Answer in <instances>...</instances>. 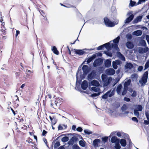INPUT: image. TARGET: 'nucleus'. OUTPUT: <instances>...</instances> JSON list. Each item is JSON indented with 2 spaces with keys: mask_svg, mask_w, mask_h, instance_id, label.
Wrapping results in <instances>:
<instances>
[{
  "mask_svg": "<svg viewBox=\"0 0 149 149\" xmlns=\"http://www.w3.org/2000/svg\"><path fill=\"white\" fill-rule=\"evenodd\" d=\"M83 72H82L81 66H79L77 72L76 74V82L80 83L81 80L84 79L86 76L89 72V69L88 66L86 65H84L82 68Z\"/></svg>",
  "mask_w": 149,
  "mask_h": 149,
  "instance_id": "1",
  "label": "nucleus"
},
{
  "mask_svg": "<svg viewBox=\"0 0 149 149\" xmlns=\"http://www.w3.org/2000/svg\"><path fill=\"white\" fill-rule=\"evenodd\" d=\"M148 72H145L143 74L141 78L139 80V82L142 86H144L147 81Z\"/></svg>",
  "mask_w": 149,
  "mask_h": 149,
  "instance_id": "2",
  "label": "nucleus"
},
{
  "mask_svg": "<svg viewBox=\"0 0 149 149\" xmlns=\"http://www.w3.org/2000/svg\"><path fill=\"white\" fill-rule=\"evenodd\" d=\"M114 95V91L113 90L111 91V90L108 91L102 97V98L106 99L108 97H111Z\"/></svg>",
  "mask_w": 149,
  "mask_h": 149,
  "instance_id": "3",
  "label": "nucleus"
},
{
  "mask_svg": "<svg viewBox=\"0 0 149 149\" xmlns=\"http://www.w3.org/2000/svg\"><path fill=\"white\" fill-rule=\"evenodd\" d=\"M104 23L107 27H112L115 25V24L113 22L111 21L107 17H104Z\"/></svg>",
  "mask_w": 149,
  "mask_h": 149,
  "instance_id": "4",
  "label": "nucleus"
},
{
  "mask_svg": "<svg viewBox=\"0 0 149 149\" xmlns=\"http://www.w3.org/2000/svg\"><path fill=\"white\" fill-rule=\"evenodd\" d=\"M97 74L96 71L95 70H92L87 76V79L88 81H90L96 78Z\"/></svg>",
  "mask_w": 149,
  "mask_h": 149,
  "instance_id": "5",
  "label": "nucleus"
},
{
  "mask_svg": "<svg viewBox=\"0 0 149 149\" xmlns=\"http://www.w3.org/2000/svg\"><path fill=\"white\" fill-rule=\"evenodd\" d=\"M103 61L101 58H98L95 60L93 63V66L96 67L101 65L103 63Z\"/></svg>",
  "mask_w": 149,
  "mask_h": 149,
  "instance_id": "6",
  "label": "nucleus"
},
{
  "mask_svg": "<svg viewBox=\"0 0 149 149\" xmlns=\"http://www.w3.org/2000/svg\"><path fill=\"white\" fill-rule=\"evenodd\" d=\"M127 15H130L129 17L126 18L125 21V24L129 23L130 22L134 19V15L131 14L130 12H128Z\"/></svg>",
  "mask_w": 149,
  "mask_h": 149,
  "instance_id": "7",
  "label": "nucleus"
},
{
  "mask_svg": "<svg viewBox=\"0 0 149 149\" xmlns=\"http://www.w3.org/2000/svg\"><path fill=\"white\" fill-rule=\"evenodd\" d=\"M84 50L82 49H74V52L75 54L81 55H83L86 53V52Z\"/></svg>",
  "mask_w": 149,
  "mask_h": 149,
  "instance_id": "8",
  "label": "nucleus"
},
{
  "mask_svg": "<svg viewBox=\"0 0 149 149\" xmlns=\"http://www.w3.org/2000/svg\"><path fill=\"white\" fill-rule=\"evenodd\" d=\"M115 70L112 68L107 69L106 71V73L109 75H113L115 73Z\"/></svg>",
  "mask_w": 149,
  "mask_h": 149,
  "instance_id": "9",
  "label": "nucleus"
},
{
  "mask_svg": "<svg viewBox=\"0 0 149 149\" xmlns=\"http://www.w3.org/2000/svg\"><path fill=\"white\" fill-rule=\"evenodd\" d=\"M88 86V82L86 80H84L81 84V88L83 90H86Z\"/></svg>",
  "mask_w": 149,
  "mask_h": 149,
  "instance_id": "10",
  "label": "nucleus"
},
{
  "mask_svg": "<svg viewBox=\"0 0 149 149\" xmlns=\"http://www.w3.org/2000/svg\"><path fill=\"white\" fill-rule=\"evenodd\" d=\"M111 59L106 60L104 62V65L106 68H109L111 65Z\"/></svg>",
  "mask_w": 149,
  "mask_h": 149,
  "instance_id": "11",
  "label": "nucleus"
},
{
  "mask_svg": "<svg viewBox=\"0 0 149 149\" xmlns=\"http://www.w3.org/2000/svg\"><path fill=\"white\" fill-rule=\"evenodd\" d=\"M96 57V54H93L91 56L88 57L87 59V64H88L92 61Z\"/></svg>",
  "mask_w": 149,
  "mask_h": 149,
  "instance_id": "12",
  "label": "nucleus"
},
{
  "mask_svg": "<svg viewBox=\"0 0 149 149\" xmlns=\"http://www.w3.org/2000/svg\"><path fill=\"white\" fill-rule=\"evenodd\" d=\"M90 84L91 86H95L96 87H98L100 85L99 82L96 80H93L91 81V82Z\"/></svg>",
  "mask_w": 149,
  "mask_h": 149,
  "instance_id": "13",
  "label": "nucleus"
},
{
  "mask_svg": "<svg viewBox=\"0 0 149 149\" xmlns=\"http://www.w3.org/2000/svg\"><path fill=\"white\" fill-rule=\"evenodd\" d=\"M117 54L118 57L121 60L124 61H125V56L120 52H117Z\"/></svg>",
  "mask_w": 149,
  "mask_h": 149,
  "instance_id": "14",
  "label": "nucleus"
},
{
  "mask_svg": "<svg viewBox=\"0 0 149 149\" xmlns=\"http://www.w3.org/2000/svg\"><path fill=\"white\" fill-rule=\"evenodd\" d=\"M124 67L125 69L130 70L133 68V65L131 63H127L125 65Z\"/></svg>",
  "mask_w": 149,
  "mask_h": 149,
  "instance_id": "15",
  "label": "nucleus"
},
{
  "mask_svg": "<svg viewBox=\"0 0 149 149\" xmlns=\"http://www.w3.org/2000/svg\"><path fill=\"white\" fill-rule=\"evenodd\" d=\"M111 141L112 143H116L120 141V139L117 138L116 136H113L111 139Z\"/></svg>",
  "mask_w": 149,
  "mask_h": 149,
  "instance_id": "16",
  "label": "nucleus"
},
{
  "mask_svg": "<svg viewBox=\"0 0 149 149\" xmlns=\"http://www.w3.org/2000/svg\"><path fill=\"white\" fill-rule=\"evenodd\" d=\"M142 16H137L134 20L133 21L132 23L134 24L137 23L138 22H140L142 19Z\"/></svg>",
  "mask_w": 149,
  "mask_h": 149,
  "instance_id": "17",
  "label": "nucleus"
},
{
  "mask_svg": "<svg viewBox=\"0 0 149 149\" xmlns=\"http://www.w3.org/2000/svg\"><path fill=\"white\" fill-rule=\"evenodd\" d=\"M112 80V78L111 77H109L108 79L106 80V81L104 82V86H107L109 85L111 83Z\"/></svg>",
  "mask_w": 149,
  "mask_h": 149,
  "instance_id": "18",
  "label": "nucleus"
},
{
  "mask_svg": "<svg viewBox=\"0 0 149 149\" xmlns=\"http://www.w3.org/2000/svg\"><path fill=\"white\" fill-rule=\"evenodd\" d=\"M142 33V31L141 30H136L134 31L132 33V34L134 36H141Z\"/></svg>",
  "mask_w": 149,
  "mask_h": 149,
  "instance_id": "19",
  "label": "nucleus"
},
{
  "mask_svg": "<svg viewBox=\"0 0 149 149\" xmlns=\"http://www.w3.org/2000/svg\"><path fill=\"white\" fill-rule=\"evenodd\" d=\"M131 82V80L129 79L126 81L124 84V87L128 89V86L130 85Z\"/></svg>",
  "mask_w": 149,
  "mask_h": 149,
  "instance_id": "20",
  "label": "nucleus"
},
{
  "mask_svg": "<svg viewBox=\"0 0 149 149\" xmlns=\"http://www.w3.org/2000/svg\"><path fill=\"white\" fill-rule=\"evenodd\" d=\"M126 46L127 48L129 49H132L134 47L133 44L131 42L128 41L126 43Z\"/></svg>",
  "mask_w": 149,
  "mask_h": 149,
  "instance_id": "21",
  "label": "nucleus"
},
{
  "mask_svg": "<svg viewBox=\"0 0 149 149\" xmlns=\"http://www.w3.org/2000/svg\"><path fill=\"white\" fill-rule=\"evenodd\" d=\"M148 50L147 48L139 47V52L140 53L143 54L146 52Z\"/></svg>",
  "mask_w": 149,
  "mask_h": 149,
  "instance_id": "22",
  "label": "nucleus"
},
{
  "mask_svg": "<svg viewBox=\"0 0 149 149\" xmlns=\"http://www.w3.org/2000/svg\"><path fill=\"white\" fill-rule=\"evenodd\" d=\"M113 48L117 51L119 50V49L118 46V44L116 43H112L111 44V49Z\"/></svg>",
  "mask_w": 149,
  "mask_h": 149,
  "instance_id": "23",
  "label": "nucleus"
},
{
  "mask_svg": "<svg viewBox=\"0 0 149 149\" xmlns=\"http://www.w3.org/2000/svg\"><path fill=\"white\" fill-rule=\"evenodd\" d=\"M100 140L99 139H95L93 141V145L95 147L97 146L98 143H100Z\"/></svg>",
  "mask_w": 149,
  "mask_h": 149,
  "instance_id": "24",
  "label": "nucleus"
},
{
  "mask_svg": "<svg viewBox=\"0 0 149 149\" xmlns=\"http://www.w3.org/2000/svg\"><path fill=\"white\" fill-rule=\"evenodd\" d=\"M122 87V86L121 84H119L117 87L116 89V92L118 94H120L121 93V91Z\"/></svg>",
  "mask_w": 149,
  "mask_h": 149,
  "instance_id": "25",
  "label": "nucleus"
},
{
  "mask_svg": "<svg viewBox=\"0 0 149 149\" xmlns=\"http://www.w3.org/2000/svg\"><path fill=\"white\" fill-rule=\"evenodd\" d=\"M120 142L121 146L123 147H125L127 144L126 140L123 139H121Z\"/></svg>",
  "mask_w": 149,
  "mask_h": 149,
  "instance_id": "26",
  "label": "nucleus"
},
{
  "mask_svg": "<svg viewBox=\"0 0 149 149\" xmlns=\"http://www.w3.org/2000/svg\"><path fill=\"white\" fill-rule=\"evenodd\" d=\"M52 50L53 52L56 54L58 55L59 54L58 51L57 50L56 47L54 46L52 47Z\"/></svg>",
  "mask_w": 149,
  "mask_h": 149,
  "instance_id": "27",
  "label": "nucleus"
},
{
  "mask_svg": "<svg viewBox=\"0 0 149 149\" xmlns=\"http://www.w3.org/2000/svg\"><path fill=\"white\" fill-rule=\"evenodd\" d=\"M111 44L110 42H107L103 44L104 46L107 49H111Z\"/></svg>",
  "mask_w": 149,
  "mask_h": 149,
  "instance_id": "28",
  "label": "nucleus"
},
{
  "mask_svg": "<svg viewBox=\"0 0 149 149\" xmlns=\"http://www.w3.org/2000/svg\"><path fill=\"white\" fill-rule=\"evenodd\" d=\"M91 90L94 92H100V89L99 88H97L94 86L92 87L91 88Z\"/></svg>",
  "mask_w": 149,
  "mask_h": 149,
  "instance_id": "29",
  "label": "nucleus"
},
{
  "mask_svg": "<svg viewBox=\"0 0 149 149\" xmlns=\"http://www.w3.org/2000/svg\"><path fill=\"white\" fill-rule=\"evenodd\" d=\"M86 142L84 140H80L79 141V145L82 147H84L85 146Z\"/></svg>",
  "mask_w": 149,
  "mask_h": 149,
  "instance_id": "30",
  "label": "nucleus"
},
{
  "mask_svg": "<svg viewBox=\"0 0 149 149\" xmlns=\"http://www.w3.org/2000/svg\"><path fill=\"white\" fill-rule=\"evenodd\" d=\"M120 36H118L116 38L114 39L113 40V42L114 43H116L118 44V43L120 39Z\"/></svg>",
  "mask_w": 149,
  "mask_h": 149,
  "instance_id": "31",
  "label": "nucleus"
},
{
  "mask_svg": "<svg viewBox=\"0 0 149 149\" xmlns=\"http://www.w3.org/2000/svg\"><path fill=\"white\" fill-rule=\"evenodd\" d=\"M104 53L106 54L109 57H111L112 56V54L109 51H104Z\"/></svg>",
  "mask_w": 149,
  "mask_h": 149,
  "instance_id": "32",
  "label": "nucleus"
},
{
  "mask_svg": "<svg viewBox=\"0 0 149 149\" xmlns=\"http://www.w3.org/2000/svg\"><path fill=\"white\" fill-rule=\"evenodd\" d=\"M120 141L115 144L114 148L116 149H120L121 148V146L119 144Z\"/></svg>",
  "mask_w": 149,
  "mask_h": 149,
  "instance_id": "33",
  "label": "nucleus"
},
{
  "mask_svg": "<svg viewBox=\"0 0 149 149\" xmlns=\"http://www.w3.org/2000/svg\"><path fill=\"white\" fill-rule=\"evenodd\" d=\"M101 77L102 79L103 82L105 81H106V80L108 78V77H107L106 75L104 74H102Z\"/></svg>",
  "mask_w": 149,
  "mask_h": 149,
  "instance_id": "34",
  "label": "nucleus"
},
{
  "mask_svg": "<svg viewBox=\"0 0 149 149\" xmlns=\"http://www.w3.org/2000/svg\"><path fill=\"white\" fill-rule=\"evenodd\" d=\"M101 93L100 92H98L97 93H94L92 94L91 96L92 97H96L97 96L100 95Z\"/></svg>",
  "mask_w": 149,
  "mask_h": 149,
  "instance_id": "35",
  "label": "nucleus"
},
{
  "mask_svg": "<svg viewBox=\"0 0 149 149\" xmlns=\"http://www.w3.org/2000/svg\"><path fill=\"white\" fill-rule=\"evenodd\" d=\"M109 137L105 136L101 138L102 141L104 143H106Z\"/></svg>",
  "mask_w": 149,
  "mask_h": 149,
  "instance_id": "36",
  "label": "nucleus"
},
{
  "mask_svg": "<svg viewBox=\"0 0 149 149\" xmlns=\"http://www.w3.org/2000/svg\"><path fill=\"white\" fill-rule=\"evenodd\" d=\"M78 139L77 137L76 136H73L71 139L70 141L72 142H76L78 140Z\"/></svg>",
  "mask_w": 149,
  "mask_h": 149,
  "instance_id": "37",
  "label": "nucleus"
},
{
  "mask_svg": "<svg viewBox=\"0 0 149 149\" xmlns=\"http://www.w3.org/2000/svg\"><path fill=\"white\" fill-rule=\"evenodd\" d=\"M69 140V138L68 137L65 136L63 137L62 139H61V141H62L63 142H67Z\"/></svg>",
  "mask_w": 149,
  "mask_h": 149,
  "instance_id": "38",
  "label": "nucleus"
},
{
  "mask_svg": "<svg viewBox=\"0 0 149 149\" xmlns=\"http://www.w3.org/2000/svg\"><path fill=\"white\" fill-rule=\"evenodd\" d=\"M127 109V106L125 104H124L121 108V110L123 112L126 110Z\"/></svg>",
  "mask_w": 149,
  "mask_h": 149,
  "instance_id": "39",
  "label": "nucleus"
},
{
  "mask_svg": "<svg viewBox=\"0 0 149 149\" xmlns=\"http://www.w3.org/2000/svg\"><path fill=\"white\" fill-rule=\"evenodd\" d=\"M127 88L124 87L122 93V95L123 96L125 95L127 93Z\"/></svg>",
  "mask_w": 149,
  "mask_h": 149,
  "instance_id": "40",
  "label": "nucleus"
},
{
  "mask_svg": "<svg viewBox=\"0 0 149 149\" xmlns=\"http://www.w3.org/2000/svg\"><path fill=\"white\" fill-rule=\"evenodd\" d=\"M60 145V143L59 141H56L54 144V149H56V148L59 147Z\"/></svg>",
  "mask_w": 149,
  "mask_h": 149,
  "instance_id": "41",
  "label": "nucleus"
},
{
  "mask_svg": "<svg viewBox=\"0 0 149 149\" xmlns=\"http://www.w3.org/2000/svg\"><path fill=\"white\" fill-rule=\"evenodd\" d=\"M136 109L138 111H141L143 109V107L141 105H138L137 106Z\"/></svg>",
  "mask_w": 149,
  "mask_h": 149,
  "instance_id": "42",
  "label": "nucleus"
},
{
  "mask_svg": "<svg viewBox=\"0 0 149 149\" xmlns=\"http://www.w3.org/2000/svg\"><path fill=\"white\" fill-rule=\"evenodd\" d=\"M84 132L85 134L88 135L92 133L91 131L87 129L85 130H84Z\"/></svg>",
  "mask_w": 149,
  "mask_h": 149,
  "instance_id": "43",
  "label": "nucleus"
},
{
  "mask_svg": "<svg viewBox=\"0 0 149 149\" xmlns=\"http://www.w3.org/2000/svg\"><path fill=\"white\" fill-rule=\"evenodd\" d=\"M138 110H137V109H135L134 110V115L136 116L137 117L139 116V112Z\"/></svg>",
  "mask_w": 149,
  "mask_h": 149,
  "instance_id": "44",
  "label": "nucleus"
},
{
  "mask_svg": "<svg viewBox=\"0 0 149 149\" xmlns=\"http://www.w3.org/2000/svg\"><path fill=\"white\" fill-rule=\"evenodd\" d=\"M112 64L113 67L114 69H116L117 68L118 65L116 64V63L115 62H114V61L112 62Z\"/></svg>",
  "mask_w": 149,
  "mask_h": 149,
  "instance_id": "45",
  "label": "nucleus"
},
{
  "mask_svg": "<svg viewBox=\"0 0 149 149\" xmlns=\"http://www.w3.org/2000/svg\"><path fill=\"white\" fill-rule=\"evenodd\" d=\"M126 37L128 40H130L132 39V36L130 34H127L126 35Z\"/></svg>",
  "mask_w": 149,
  "mask_h": 149,
  "instance_id": "46",
  "label": "nucleus"
},
{
  "mask_svg": "<svg viewBox=\"0 0 149 149\" xmlns=\"http://www.w3.org/2000/svg\"><path fill=\"white\" fill-rule=\"evenodd\" d=\"M149 67V61H147L145 65L144 70H146Z\"/></svg>",
  "mask_w": 149,
  "mask_h": 149,
  "instance_id": "47",
  "label": "nucleus"
},
{
  "mask_svg": "<svg viewBox=\"0 0 149 149\" xmlns=\"http://www.w3.org/2000/svg\"><path fill=\"white\" fill-rule=\"evenodd\" d=\"M137 95L136 92V91H133V93L131 95V96L133 97H135Z\"/></svg>",
  "mask_w": 149,
  "mask_h": 149,
  "instance_id": "48",
  "label": "nucleus"
},
{
  "mask_svg": "<svg viewBox=\"0 0 149 149\" xmlns=\"http://www.w3.org/2000/svg\"><path fill=\"white\" fill-rule=\"evenodd\" d=\"M136 2L134 1H130L129 5L131 7H133L136 5Z\"/></svg>",
  "mask_w": 149,
  "mask_h": 149,
  "instance_id": "49",
  "label": "nucleus"
},
{
  "mask_svg": "<svg viewBox=\"0 0 149 149\" xmlns=\"http://www.w3.org/2000/svg\"><path fill=\"white\" fill-rule=\"evenodd\" d=\"M57 121V119L56 118H54L52 121H51L52 123V125H54L56 123Z\"/></svg>",
  "mask_w": 149,
  "mask_h": 149,
  "instance_id": "50",
  "label": "nucleus"
},
{
  "mask_svg": "<svg viewBox=\"0 0 149 149\" xmlns=\"http://www.w3.org/2000/svg\"><path fill=\"white\" fill-rule=\"evenodd\" d=\"M116 63V64H117L118 65H119L122 64V62L121 61L119 60H116L115 61H114Z\"/></svg>",
  "mask_w": 149,
  "mask_h": 149,
  "instance_id": "51",
  "label": "nucleus"
},
{
  "mask_svg": "<svg viewBox=\"0 0 149 149\" xmlns=\"http://www.w3.org/2000/svg\"><path fill=\"white\" fill-rule=\"evenodd\" d=\"M73 149H80V147L77 145H74L72 146Z\"/></svg>",
  "mask_w": 149,
  "mask_h": 149,
  "instance_id": "52",
  "label": "nucleus"
},
{
  "mask_svg": "<svg viewBox=\"0 0 149 149\" xmlns=\"http://www.w3.org/2000/svg\"><path fill=\"white\" fill-rule=\"evenodd\" d=\"M140 43L142 46H145L146 45V41L144 40H142Z\"/></svg>",
  "mask_w": 149,
  "mask_h": 149,
  "instance_id": "53",
  "label": "nucleus"
},
{
  "mask_svg": "<svg viewBox=\"0 0 149 149\" xmlns=\"http://www.w3.org/2000/svg\"><path fill=\"white\" fill-rule=\"evenodd\" d=\"M104 47L103 45L99 46L97 48V49L98 50H102Z\"/></svg>",
  "mask_w": 149,
  "mask_h": 149,
  "instance_id": "54",
  "label": "nucleus"
},
{
  "mask_svg": "<svg viewBox=\"0 0 149 149\" xmlns=\"http://www.w3.org/2000/svg\"><path fill=\"white\" fill-rule=\"evenodd\" d=\"M76 130L78 132H81L83 130V129L82 127H79L77 128Z\"/></svg>",
  "mask_w": 149,
  "mask_h": 149,
  "instance_id": "55",
  "label": "nucleus"
},
{
  "mask_svg": "<svg viewBox=\"0 0 149 149\" xmlns=\"http://www.w3.org/2000/svg\"><path fill=\"white\" fill-rule=\"evenodd\" d=\"M64 128L63 126L61 124H59L58 127V130H62Z\"/></svg>",
  "mask_w": 149,
  "mask_h": 149,
  "instance_id": "56",
  "label": "nucleus"
},
{
  "mask_svg": "<svg viewBox=\"0 0 149 149\" xmlns=\"http://www.w3.org/2000/svg\"><path fill=\"white\" fill-rule=\"evenodd\" d=\"M124 100L126 102H129L130 101V98L125 97L124 98Z\"/></svg>",
  "mask_w": 149,
  "mask_h": 149,
  "instance_id": "57",
  "label": "nucleus"
},
{
  "mask_svg": "<svg viewBox=\"0 0 149 149\" xmlns=\"http://www.w3.org/2000/svg\"><path fill=\"white\" fill-rule=\"evenodd\" d=\"M132 120L135 122H138V120L137 118L136 117H133L132 118Z\"/></svg>",
  "mask_w": 149,
  "mask_h": 149,
  "instance_id": "58",
  "label": "nucleus"
},
{
  "mask_svg": "<svg viewBox=\"0 0 149 149\" xmlns=\"http://www.w3.org/2000/svg\"><path fill=\"white\" fill-rule=\"evenodd\" d=\"M143 69V67L142 66H140L138 68V70L139 71H141Z\"/></svg>",
  "mask_w": 149,
  "mask_h": 149,
  "instance_id": "59",
  "label": "nucleus"
},
{
  "mask_svg": "<svg viewBox=\"0 0 149 149\" xmlns=\"http://www.w3.org/2000/svg\"><path fill=\"white\" fill-rule=\"evenodd\" d=\"M128 141H129V144L128 145H129V147H130V146L131 147V145L132 143V142H131L130 139H128Z\"/></svg>",
  "mask_w": 149,
  "mask_h": 149,
  "instance_id": "60",
  "label": "nucleus"
},
{
  "mask_svg": "<svg viewBox=\"0 0 149 149\" xmlns=\"http://www.w3.org/2000/svg\"><path fill=\"white\" fill-rule=\"evenodd\" d=\"M146 1V0H139L138 4H141L142 2H145Z\"/></svg>",
  "mask_w": 149,
  "mask_h": 149,
  "instance_id": "61",
  "label": "nucleus"
},
{
  "mask_svg": "<svg viewBox=\"0 0 149 149\" xmlns=\"http://www.w3.org/2000/svg\"><path fill=\"white\" fill-rule=\"evenodd\" d=\"M144 124L145 125H149V123L148 120H145L144 121Z\"/></svg>",
  "mask_w": 149,
  "mask_h": 149,
  "instance_id": "62",
  "label": "nucleus"
},
{
  "mask_svg": "<svg viewBox=\"0 0 149 149\" xmlns=\"http://www.w3.org/2000/svg\"><path fill=\"white\" fill-rule=\"evenodd\" d=\"M47 132L45 130H43L42 132V135L43 136H45L47 133Z\"/></svg>",
  "mask_w": 149,
  "mask_h": 149,
  "instance_id": "63",
  "label": "nucleus"
},
{
  "mask_svg": "<svg viewBox=\"0 0 149 149\" xmlns=\"http://www.w3.org/2000/svg\"><path fill=\"white\" fill-rule=\"evenodd\" d=\"M146 38L147 42L149 43V36L147 35L146 36Z\"/></svg>",
  "mask_w": 149,
  "mask_h": 149,
  "instance_id": "64",
  "label": "nucleus"
}]
</instances>
